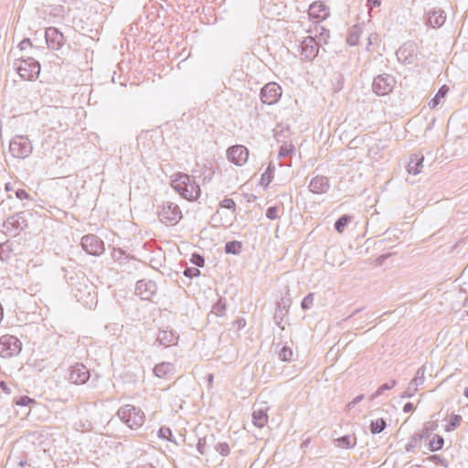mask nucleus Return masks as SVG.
<instances>
[{"instance_id":"f257e3e1","label":"nucleus","mask_w":468,"mask_h":468,"mask_svg":"<svg viewBox=\"0 0 468 468\" xmlns=\"http://www.w3.org/2000/svg\"><path fill=\"white\" fill-rule=\"evenodd\" d=\"M172 187L182 197L189 201L197 199L201 194L200 186L195 178L183 173L176 175L172 181Z\"/></svg>"},{"instance_id":"f03ea898","label":"nucleus","mask_w":468,"mask_h":468,"mask_svg":"<svg viewBox=\"0 0 468 468\" xmlns=\"http://www.w3.org/2000/svg\"><path fill=\"white\" fill-rule=\"evenodd\" d=\"M118 417L131 429H137L144 422V413L133 405H124L117 411Z\"/></svg>"},{"instance_id":"7ed1b4c3","label":"nucleus","mask_w":468,"mask_h":468,"mask_svg":"<svg viewBox=\"0 0 468 468\" xmlns=\"http://www.w3.org/2000/svg\"><path fill=\"white\" fill-rule=\"evenodd\" d=\"M15 69L24 80H33L39 75L40 64L33 58L28 57L16 62Z\"/></svg>"},{"instance_id":"20e7f679","label":"nucleus","mask_w":468,"mask_h":468,"mask_svg":"<svg viewBox=\"0 0 468 468\" xmlns=\"http://www.w3.org/2000/svg\"><path fill=\"white\" fill-rule=\"evenodd\" d=\"M159 220L166 226H174L182 218L179 207L173 202H164L158 209Z\"/></svg>"},{"instance_id":"39448f33","label":"nucleus","mask_w":468,"mask_h":468,"mask_svg":"<svg viewBox=\"0 0 468 468\" xmlns=\"http://www.w3.org/2000/svg\"><path fill=\"white\" fill-rule=\"evenodd\" d=\"M32 144L27 136L17 135L14 137L9 144V151L16 158L24 159L32 153Z\"/></svg>"},{"instance_id":"423d86ee","label":"nucleus","mask_w":468,"mask_h":468,"mask_svg":"<svg viewBox=\"0 0 468 468\" xmlns=\"http://www.w3.org/2000/svg\"><path fill=\"white\" fill-rule=\"evenodd\" d=\"M22 344L20 340L10 335L0 337V356L4 358L11 357L21 352Z\"/></svg>"},{"instance_id":"0eeeda50","label":"nucleus","mask_w":468,"mask_h":468,"mask_svg":"<svg viewBox=\"0 0 468 468\" xmlns=\"http://www.w3.org/2000/svg\"><path fill=\"white\" fill-rule=\"evenodd\" d=\"M3 227L9 235H18L20 231L24 230L27 227L25 213L20 212L8 217L6 220H5Z\"/></svg>"},{"instance_id":"6e6552de","label":"nucleus","mask_w":468,"mask_h":468,"mask_svg":"<svg viewBox=\"0 0 468 468\" xmlns=\"http://www.w3.org/2000/svg\"><path fill=\"white\" fill-rule=\"evenodd\" d=\"M82 249L90 255L99 256L104 251V242L96 235H86L81 239Z\"/></svg>"},{"instance_id":"1a4fd4ad","label":"nucleus","mask_w":468,"mask_h":468,"mask_svg":"<svg viewBox=\"0 0 468 468\" xmlns=\"http://www.w3.org/2000/svg\"><path fill=\"white\" fill-rule=\"evenodd\" d=\"M395 85V80L388 74L378 75L372 83L373 91L378 96L389 93Z\"/></svg>"},{"instance_id":"9d476101","label":"nucleus","mask_w":468,"mask_h":468,"mask_svg":"<svg viewBox=\"0 0 468 468\" xmlns=\"http://www.w3.org/2000/svg\"><path fill=\"white\" fill-rule=\"evenodd\" d=\"M282 96V88L274 83L270 82L261 90V100L268 105L275 104Z\"/></svg>"},{"instance_id":"9b49d317","label":"nucleus","mask_w":468,"mask_h":468,"mask_svg":"<svg viewBox=\"0 0 468 468\" xmlns=\"http://www.w3.org/2000/svg\"><path fill=\"white\" fill-rule=\"evenodd\" d=\"M228 159L236 165H243L249 158V150L240 144L233 145L227 151Z\"/></svg>"},{"instance_id":"f8f14e48","label":"nucleus","mask_w":468,"mask_h":468,"mask_svg":"<svg viewBox=\"0 0 468 468\" xmlns=\"http://www.w3.org/2000/svg\"><path fill=\"white\" fill-rule=\"evenodd\" d=\"M90 371L83 364L72 366L69 373V380L76 385L84 384L90 378Z\"/></svg>"},{"instance_id":"ddd939ff","label":"nucleus","mask_w":468,"mask_h":468,"mask_svg":"<svg viewBox=\"0 0 468 468\" xmlns=\"http://www.w3.org/2000/svg\"><path fill=\"white\" fill-rule=\"evenodd\" d=\"M425 366H421L416 372L415 377L410 382L407 389L402 393L401 398H411L418 391V388L425 381Z\"/></svg>"},{"instance_id":"4468645a","label":"nucleus","mask_w":468,"mask_h":468,"mask_svg":"<svg viewBox=\"0 0 468 468\" xmlns=\"http://www.w3.org/2000/svg\"><path fill=\"white\" fill-rule=\"evenodd\" d=\"M156 291L157 285L154 281L141 280L136 282L135 292L142 300H150Z\"/></svg>"},{"instance_id":"2eb2a0df","label":"nucleus","mask_w":468,"mask_h":468,"mask_svg":"<svg viewBox=\"0 0 468 468\" xmlns=\"http://www.w3.org/2000/svg\"><path fill=\"white\" fill-rule=\"evenodd\" d=\"M45 37L49 48L57 50L64 44V36L56 27H48L45 32Z\"/></svg>"},{"instance_id":"dca6fc26","label":"nucleus","mask_w":468,"mask_h":468,"mask_svg":"<svg viewBox=\"0 0 468 468\" xmlns=\"http://www.w3.org/2000/svg\"><path fill=\"white\" fill-rule=\"evenodd\" d=\"M302 55L307 59H313L318 54L319 45L313 37H305L301 43Z\"/></svg>"},{"instance_id":"f3484780","label":"nucleus","mask_w":468,"mask_h":468,"mask_svg":"<svg viewBox=\"0 0 468 468\" xmlns=\"http://www.w3.org/2000/svg\"><path fill=\"white\" fill-rule=\"evenodd\" d=\"M308 187L314 194H324L330 188L329 179L324 176H316L312 178Z\"/></svg>"},{"instance_id":"a211bd4d","label":"nucleus","mask_w":468,"mask_h":468,"mask_svg":"<svg viewBox=\"0 0 468 468\" xmlns=\"http://www.w3.org/2000/svg\"><path fill=\"white\" fill-rule=\"evenodd\" d=\"M415 45L413 43L403 44L397 51V58L404 64H410L415 56Z\"/></svg>"},{"instance_id":"6ab92c4d","label":"nucleus","mask_w":468,"mask_h":468,"mask_svg":"<svg viewBox=\"0 0 468 468\" xmlns=\"http://www.w3.org/2000/svg\"><path fill=\"white\" fill-rule=\"evenodd\" d=\"M433 426L434 424L433 423H431V422H428L423 430L421 431V432H416L414 433L409 442L406 444V451L407 452H410L413 448L417 447L419 445V443L423 440V439H426L428 438L429 436V431H432L433 430Z\"/></svg>"},{"instance_id":"aec40b11","label":"nucleus","mask_w":468,"mask_h":468,"mask_svg":"<svg viewBox=\"0 0 468 468\" xmlns=\"http://www.w3.org/2000/svg\"><path fill=\"white\" fill-rule=\"evenodd\" d=\"M177 340L178 334L173 330H160L156 337V342L165 347L176 345Z\"/></svg>"},{"instance_id":"412c9836","label":"nucleus","mask_w":468,"mask_h":468,"mask_svg":"<svg viewBox=\"0 0 468 468\" xmlns=\"http://www.w3.org/2000/svg\"><path fill=\"white\" fill-rule=\"evenodd\" d=\"M424 155L421 153L413 154L408 164L407 171L409 174L418 175L423 167Z\"/></svg>"},{"instance_id":"4be33fe9","label":"nucleus","mask_w":468,"mask_h":468,"mask_svg":"<svg viewBox=\"0 0 468 468\" xmlns=\"http://www.w3.org/2000/svg\"><path fill=\"white\" fill-rule=\"evenodd\" d=\"M446 19L443 10H432L428 13V23L432 27H441Z\"/></svg>"},{"instance_id":"5701e85b","label":"nucleus","mask_w":468,"mask_h":468,"mask_svg":"<svg viewBox=\"0 0 468 468\" xmlns=\"http://www.w3.org/2000/svg\"><path fill=\"white\" fill-rule=\"evenodd\" d=\"M309 15L316 18H325L328 16V10L322 3L314 2L309 6Z\"/></svg>"},{"instance_id":"b1692460","label":"nucleus","mask_w":468,"mask_h":468,"mask_svg":"<svg viewBox=\"0 0 468 468\" xmlns=\"http://www.w3.org/2000/svg\"><path fill=\"white\" fill-rule=\"evenodd\" d=\"M174 370V365L168 362L157 364L154 368V373L157 378H165Z\"/></svg>"},{"instance_id":"393cba45","label":"nucleus","mask_w":468,"mask_h":468,"mask_svg":"<svg viewBox=\"0 0 468 468\" xmlns=\"http://www.w3.org/2000/svg\"><path fill=\"white\" fill-rule=\"evenodd\" d=\"M252 422L258 428L264 427L268 422V415L263 410H257L252 412Z\"/></svg>"},{"instance_id":"a878e982","label":"nucleus","mask_w":468,"mask_h":468,"mask_svg":"<svg viewBox=\"0 0 468 468\" xmlns=\"http://www.w3.org/2000/svg\"><path fill=\"white\" fill-rule=\"evenodd\" d=\"M449 91V88L447 85H442L439 90L437 91V93L435 94V96L429 101L428 105L431 109H434L436 108L441 101L442 99L445 98V96L447 95Z\"/></svg>"},{"instance_id":"bb28decb","label":"nucleus","mask_w":468,"mask_h":468,"mask_svg":"<svg viewBox=\"0 0 468 468\" xmlns=\"http://www.w3.org/2000/svg\"><path fill=\"white\" fill-rule=\"evenodd\" d=\"M12 245L13 243L9 240L0 244V259L2 261H8L10 260L13 253Z\"/></svg>"},{"instance_id":"cd10ccee","label":"nucleus","mask_w":468,"mask_h":468,"mask_svg":"<svg viewBox=\"0 0 468 468\" xmlns=\"http://www.w3.org/2000/svg\"><path fill=\"white\" fill-rule=\"evenodd\" d=\"M214 436L210 435L209 437H203L198 439V442L197 444V450L200 454H205L207 452V448L214 444Z\"/></svg>"},{"instance_id":"c85d7f7f","label":"nucleus","mask_w":468,"mask_h":468,"mask_svg":"<svg viewBox=\"0 0 468 468\" xmlns=\"http://www.w3.org/2000/svg\"><path fill=\"white\" fill-rule=\"evenodd\" d=\"M275 166L272 164H270L266 171L261 175V177L260 183L262 186L267 187L269 184L272 181Z\"/></svg>"},{"instance_id":"c756f323","label":"nucleus","mask_w":468,"mask_h":468,"mask_svg":"<svg viewBox=\"0 0 468 468\" xmlns=\"http://www.w3.org/2000/svg\"><path fill=\"white\" fill-rule=\"evenodd\" d=\"M353 217L350 215H343L335 222V229L338 233H343L346 227L352 221Z\"/></svg>"},{"instance_id":"7c9ffc66","label":"nucleus","mask_w":468,"mask_h":468,"mask_svg":"<svg viewBox=\"0 0 468 468\" xmlns=\"http://www.w3.org/2000/svg\"><path fill=\"white\" fill-rule=\"evenodd\" d=\"M242 243L238 240L229 241L225 245V251L227 254L238 255L240 253Z\"/></svg>"},{"instance_id":"2f4dec72","label":"nucleus","mask_w":468,"mask_h":468,"mask_svg":"<svg viewBox=\"0 0 468 468\" xmlns=\"http://www.w3.org/2000/svg\"><path fill=\"white\" fill-rule=\"evenodd\" d=\"M335 442L337 447H341L344 449H349V448H353L356 445V440L354 439L353 441H351L350 436L345 435V436H342V437L336 439L335 441Z\"/></svg>"},{"instance_id":"473e14b6","label":"nucleus","mask_w":468,"mask_h":468,"mask_svg":"<svg viewBox=\"0 0 468 468\" xmlns=\"http://www.w3.org/2000/svg\"><path fill=\"white\" fill-rule=\"evenodd\" d=\"M360 34H361V29L359 27H353L348 34V37H347V43L350 45V46H355V45H357L358 44V41H359V37H360Z\"/></svg>"},{"instance_id":"72a5a7b5","label":"nucleus","mask_w":468,"mask_h":468,"mask_svg":"<svg viewBox=\"0 0 468 468\" xmlns=\"http://www.w3.org/2000/svg\"><path fill=\"white\" fill-rule=\"evenodd\" d=\"M444 439L441 435H434L433 438L429 441V449L431 452H436L443 447Z\"/></svg>"},{"instance_id":"f704fd0d","label":"nucleus","mask_w":468,"mask_h":468,"mask_svg":"<svg viewBox=\"0 0 468 468\" xmlns=\"http://www.w3.org/2000/svg\"><path fill=\"white\" fill-rule=\"evenodd\" d=\"M386 426H387V423L384 420V419H382V418L377 419V420L371 421V423H370V431L373 434L380 433L381 431H384Z\"/></svg>"},{"instance_id":"c9c22d12","label":"nucleus","mask_w":468,"mask_h":468,"mask_svg":"<svg viewBox=\"0 0 468 468\" xmlns=\"http://www.w3.org/2000/svg\"><path fill=\"white\" fill-rule=\"evenodd\" d=\"M462 420L463 419H462L461 415L452 414L451 416V419H450L448 424L445 427V431H454L457 427L460 426V424L462 422Z\"/></svg>"},{"instance_id":"e433bc0d","label":"nucleus","mask_w":468,"mask_h":468,"mask_svg":"<svg viewBox=\"0 0 468 468\" xmlns=\"http://www.w3.org/2000/svg\"><path fill=\"white\" fill-rule=\"evenodd\" d=\"M396 380L392 379L388 383L382 384L376 392L371 396V399H375L378 396H380L384 391L389 390L396 386Z\"/></svg>"},{"instance_id":"4c0bfd02","label":"nucleus","mask_w":468,"mask_h":468,"mask_svg":"<svg viewBox=\"0 0 468 468\" xmlns=\"http://www.w3.org/2000/svg\"><path fill=\"white\" fill-rule=\"evenodd\" d=\"M292 356H293V352H292V348H290L286 346H283L281 348V350L279 351V358L282 361L289 362L292 359Z\"/></svg>"},{"instance_id":"58836bf2","label":"nucleus","mask_w":468,"mask_h":468,"mask_svg":"<svg viewBox=\"0 0 468 468\" xmlns=\"http://www.w3.org/2000/svg\"><path fill=\"white\" fill-rule=\"evenodd\" d=\"M426 461H429V462H431V463H433L435 464L443 466L444 468H448V466H449L448 461L446 459H444L443 457H441V455H438V454L430 455L426 459Z\"/></svg>"},{"instance_id":"ea45409f","label":"nucleus","mask_w":468,"mask_h":468,"mask_svg":"<svg viewBox=\"0 0 468 468\" xmlns=\"http://www.w3.org/2000/svg\"><path fill=\"white\" fill-rule=\"evenodd\" d=\"M214 449L222 456H228L230 452L229 445L227 442H218L214 445Z\"/></svg>"},{"instance_id":"a19ab883","label":"nucleus","mask_w":468,"mask_h":468,"mask_svg":"<svg viewBox=\"0 0 468 468\" xmlns=\"http://www.w3.org/2000/svg\"><path fill=\"white\" fill-rule=\"evenodd\" d=\"M225 310L226 304L220 299L213 305L211 312L215 314L217 316H222L224 314Z\"/></svg>"},{"instance_id":"79ce46f5","label":"nucleus","mask_w":468,"mask_h":468,"mask_svg":"<svg viewBox=\"0 0 468 468\" xmlns=\"http://www.w3.org/2000/svg\"><path fill=\"white\" fill-rule=\"evenodd\" d=\"M314 304V293H308L302 301L301 307L303 310L310 309Z\"/></svg>"},{"instance_id":"37998d69","label":"nucleus","mask_w":468,"mask_h":468,"mask_svg":"<svg viewBox=\"0 0 468 468\" xmlns=\"http://www.w3.org/2000/svg\"><path fill=\"white\" fill-rule=\"evenodd\" d=\"M278 213L279 207L277 206H272L267 208L266 217L271 220H274L279 218Z\"/></svg>"},{"instance_id":"c03bdc74","label":"nucleus","mask_w":468,"mask_h":468,"mask_svg":"<svg viewBox=\"0 0 468 468\" xmlns=\"http://www.w3.org/2000/svg\"><path fill=\"white\" fill-rule=\"evenodd\" d=\"M219 206L224 208L232 209L233 211L236 209V203L231 198H225L220 201Z\"/></svg>"},{"instance_id":"a18cd8bd","label":"nucleus","mask_w":468,"mask_h":468,"mask_svg":"<svg viewBox=\"0 0 468 468\" xmlns=\"http://www.w3.org/2000/svg\"><path fill=\"white\" fill-rule=\"evenodd\" d=\"M200 274V271L195 267H187L184 271V275L187 278L197 277Z\"/></svg>"},{"instance_id":"49530a36","label":"nucleus","mask_w":468,"mask_h":468,"mask_svg":"<svg viewBox=\"0 0 468 468\" xmlns=\"http://www.w3.org/2000/svg\"><path fill=\"white\" fill-rule=\"evenodd\" d=\"M191 262L197 267H203L205 260L201 255L195 253L192 255Z\"/></svg>"},{"instance_id":"de8ad7c7","label":"nucleus","mask_w":468,"mask_h":468,"mask_svg":"<svg viewBox=\"0 0 468 468\" xmlns=\"http://www.w3.org/2000/svg\"><path fill=\"white\" fill-rule=\"evenodd\" d=\"M292 148L293 147L292 145H286V144L282 145L279 150V156H281V157L288 156L292 153Z\"/></svg>"},{"instance_id":"09e8293b","label":"nucleus","mask_w":468,"mask_h":468,"mask_svg":"<svg viewBox=\"0 0 468 468\" xmlns=\"http://www.w3.org/2000/svg\"><path fill=\"white\" fill-rule=\"evenodd\" d=\"M158 436L160 438L168 439L169 436H172V431L169 428L161 427L158 431Z\"/></svg>"},{"instance_id":"8fccbe9b","label":"nucleus","mask_w":468,"mask_h":468,"mask_svg":"<svg viewBox=\"0 0 468 468\" xmlns=\"http://www.w3.org/2000/svg\"><path fill=\"white\" fill-rule=\"evenodd\" d=\"M34 402V399H32L31 398L27 397V396H22L19 398V399L17 400L16 404L19 405V406H27L29 405L30 403H33Z\"/></svg>"},{"instance_id":"3c124183","label":"nucleus","mask_w":468,"mask_h":468,"mask_svg":"<svg viewBox=\"0 0 468 468\" xmlns=\"http://www.w3.org/2000/svg\"><path fill=\"white\" fill-rule=\"evenodd\" d=\"M364 399V395L356 396L352 401L347 404V408L350 410L355 407L357 403L361 402Z\"/></svg>"},{"instance_id":"603ef678","label":"nucleus","mask_w":468,"mask_h":468,"mask_svg":"<svg viewBox=\"0 0 468 468\" xmlns=\"http://www.w3.org/2000/svg\"><path fill=\"white\" fill-rule=\"evenodd\" d=\"M16 197L20 199V200H23V199H26V198H28V194L27 193L26 190L24 189H17L16 191Z\"/></svg>"},{"instance_id":"864d4df0","label":"nucleus","mask_w":468,"mask_h":468,"mask_svg":"<svg viewBox=\"0 0 468 468\" xmlns=\"http://www.w3.org/2000/svg\"><path fill=\"white\" fill-rule=\"evenodd\" d=\"M234 325L236 326V328L238 330H241L245 327L246 325V320L244 318H239L238 320H236L234 322Z\"/></svg>"},{"instance_id":"5fc2aeb1","label":"nucleus","mask_w":468,"mask_h":468,"mask_svg":"<svg viewBox=\"0 0 468 468\" xmlns=\"http://www.w3.org/2000/svg\"><path fill=\"white\" fill-rule=\"evenodd\" d=\"M31 42L28 38L23 39L19 44L18 47L20 49H26L27 47L31 46Z\"/></svg>"},{"instance_id":"6e6d98bb","label":"nucleus","mask_w":468,"mask_h":468,"mask_svg":"<svg viewBox=\"0 0 468 468\" xmlns=\"http://www.w3.org/2000/svg\"><path fill=\"white\" fill-rule=\"evenodd\" d=\"M381 5V0H367V5L370 8L378 7Z\"/></svg>"},{"instance_id":"4d7b16f0","label":"nucleus","mask_w":468,"mask_h":468,"mask_svg":"<svg viewBox=\"0 0 468 468\" xmlns=\"http://www.w3.org/2000/svg\"><path fill=\"white\" fill-rule=\"evenodd\" d=\"M414 410V406L411 402H407L404 406H403V411L404 412H411Z\"/></svg>"},{"instance_id":"13d9d810","label":"nucleus","mask_w":468,"mask_h":468,"mask_svg":"<svg viewBox=\"0 0 468 468\" xmlns=\"http://www.w3.org/2000/svg\"><path fill=\"white\" fill-rule=\"evenodd\" d=\"M289 302H290L289 299L288 300L282 299V301L278 303H281V311L284 310L285 314L288 312L287 305L289 304L288 303Z\"/></svg>"},{"instance_id":"bf43d9fd","label":"nucleus","mask_w":468,"mask_h":468,"mask_svg":"<svg viewBox=\"0 0 468 468\" xmlns=\"http://www.w3.org/2000/svg\"><path fill=\"white\" fill-rule=\"evenodd\" d=\"M283 314L282 311H281V303H277L274 318L277 319L278 317H281V320H282Z\"/></svg>"},{"instance_id":"052dcab7","label":"nucleus","mask_w":468,"mask_h":468,"mask_svg":"<svg viewBox=\"0 0 468 468\" xmlns=\"http://www.w3.org/2000/svg\"><path fill=\"white\" fill-rule=\"evenodd\" d=\"M376 34H371L367 37V48L372 44V40L377 38Z\"/></svg>"},{"instance_id":"680f3d73","label":"nucleus","mask_w":468,"mask_h":468,"mask_svg":"<svg viewBox=\"0 0 468 468\" xmlns=\"http://www.w3.org/2000/svg\"><path fill=\"white\" fill-rule=\"evenodd\" d=\"M0 387L4 391L9 393V389L7 388L6 384L4 381L0 382Z\"/></svg>"},{"instance_id":"e2e57ef3","label":"nucleus","mask_w":468,"mask_h":468,"mask_svg":"<svg viewBox=\"0 0 468 468\" xmlns=\"http://www.w3.org/2000/svg\"><path fill=\"white\" fill-rule=\"evenodd\" d=\"M361 312V309L355 310L346 319H350Z\"/></svg>"},{"instance_id":"0e129e2a","label":"nucleus","mask_w":468,"mask_h":468,"mask_svg":"<svg viewBox=\"0 0 468 468\" xmlns=\"http://www.w3.org/2000/svg\"><path fill=\"white\" fill-rule=\"evenodd\" d=\"M76 297H77L78 301H80V302L83 300L82 295L76 294Z\"/></svg>"},{"instance_id":"69168bd1","label":"nucleus","mask_w":468,"mask_h":468,"mask_svg":"<svg viewBox=\"0 0 468 468\" xmlns=\"http://www.w3.org/2000/svg\"><path fill=\"white\" fill-rule=\"evenodd\" d=\"M464 396L468 399V387L464 389Z\"/></svg>"},{"instance_id":"338daca9","label":"nucleus","mask_w":468,"mask_h":468,"mask_svg":"<svg viewBox=\"0 0 468 468\" xmlns=\"http://www.w3.org/2000/svg\"><path fill=\"white\" fill-rule=\"evenodd\" d=\"M212 380H213V375L210 374V375H208V381L212 382Z\"/></svg>"},{"instance_id":"774afa93","label":"nucleus","mask_w":468,"mask_h":468,"mask_svg":"<svg viewBox=\"0 0 468 468\" xmlns=\"http://www.w3.org/2000/svg\"><path fill=\"white\" fill-rule=\"evenodd\" d=\"M366 320H369L371 318V315L366 314Z\"/></svg>"}]
</instances>
